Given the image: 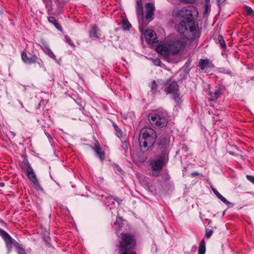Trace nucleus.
<instances>
[{
  "instance_id": "6",
  "label": "nucleus",
  "mask_w": 254,
  "mask_h": 254,
  "mask_svg": "<svg viewBox=\"0 0 254 254\" xmlns=\"http://www.w3.org/2000/svg\"><path fill=\"white\" fill-rule=\"evenodd\" d=\"M178 31L181 34H185L186 32H190L193 38L196 35L198 26L194 21H182L178 27Z\"/></svg>"
},
{
  "instance_id": "43",
  "label": "nucleus",
  "mask_w": 254,
  "mask_h": 254,
  "mask_svg": "<svg viewBox=\"0 0 254 254\" xmlns=\"http://www.w3.org/2000/svg\"><path fill=\"white\" fill-rule=\"evenodd\" d=\"M191 175L193 177L197 176L198 175V173L197 172H193L191 174Z\"/></svg>"
},
{
  "instance_id": "40",
  "label": "nucleus",
  "mask_w": 254,
  "mask_h": 254,
  "mask_svg": "<svg viewBox=\"0 0 254 254\" xmlns=\"http://www.w3.org/2000/svg\"><path fill=\"white\" fill-rule=\"evenodd\" d=\"M170 179V177L168 174H165L163 175V179L164 181H167L169 180Z\"/></svg>"
},
{
  "instance_id": "38",
  "label": "nucleus",
  "mask_w": 254,
  "mask_h": 254,
  "mask_svg": "<svg viewBox=\"0 0 254 254\" xmlns=\"http://www.w3.org/2000/svg\"><path fill=\"white\" fill-rule=\"evenodd\" d=\"M181 2L186 3H193L195 0H179Z\"/></svg>"
},
{
  "instance_id": "25",
  "label": "nucleus",
  "mask_w": 254,
  "mask_h": 254,
  "mask_svg": "<svg viewBox=\"0 0 254 254\" xmlns=\"http://www.w3.org/2000/svg\"><path fill=\"white\" fill-rule=\"evenodd\" d=\"M158 84H157V83L156 82V81L153 80L152 81L151 86V91L153 94H155L156 92L157 89H158Z\"/></svg>"
},
{
  "instance_id": "41",
  "label": "nucleus",
  "mask_w": 254,
  "mask_h": 254,
  "mask_svg": "<svg viewBox=\"0 0 254 254\" xmlns=\"http://www.w3.org/2000/svg\"><path fill=\"white\" fill-rule=\"evenodd\" d=\"M212 191L217 197L221 194L215 189H212Z\"/></svg>"
},
{
  "instance_id": "4",
  "label": "nucleus",
  "mask_w": 254,
  "mask_h": 254,
  "mask_svg": "<svg viewBox=\"0 0 254 254\" xmlns=\"http://www.w3.org/2000/svg\"><path fill=\"white\" fill-rule=\"evenodd\" d=\"M148 118L152 125L162 128L167 125L169 116L166 111L158 109L150 112L148 115Z\"/></svg>"
},
{
  "instance_id": "3",
  "label": "nucleus",
  "mask_w": 254,
  "mask_h": 254,
  "mask_svg": "<svg viewBox=\"0 0 254 254\" xmlns=\"http://www.w3.org/2000/svg\"><path fill=\"white\" fill-rule=\"evenodd\" d=\"M156 138V132L153 128L149 127H143L140 131L139 138L140 147L148 149L154 144Z\"/></svg>"
},
{
  "instance_id": "46",
  "label": "nucleus",
  "mask_w": 254,
  "mask_h": 254,
  "mask_svg": "<svg viewBox=\"0 0 254 254\" xmlns=\"http://www.w3.org/2000/svg\"><path fill=\"white\" fill-rule=\"evenodd\" d=\"M117 167L118 168V170L121 172L122 169L119 167V166H117Z\"/></svg>"
},
{
  "instance_id": "9",
  "label": "nucleus",
  "mask_w": 254,
  "mask_h": 254,
  "mask_svg": "<svg viewBox=\"0 0 254 254\" xmlns=\"http://www.w3.org/2000/svg\"><path fill=\"white\" fill-rule=\"evenodd\" d=\"M26 173L28 178L33 183L35 187L39 190H42L36 174L29 164L27 165Z\"/></svg>"
},
{
  "instance_id": "19",
  "label": "nucleus",
  "mask_w": 254,
  "mask_h": 254,
  "mask_svg": "<svg viewBox=\"0 0 254 254\" xmlns=\"http://www.w3.org/2000/svg\"><path fill=\"white\" fill-rule=\"evenodd\" d=\"M113 127L118 137L119 138H123L125 134L118 126L115 123H113Z\"/></svg>"
},
{
  "instance_id": "16",
  "label": "nucleus",
  "mask_w": 254,
  "mask_h": 254,
  "mask_svg": "<svg viewBox=\"0 0 254 254\" xmlns=\"http://www.w3.org/2000/svg\"><path fill=\"white\" fill-rule=\"evenodd\" d=\"M222 94V89L221 87H219L214 92L211 91L208 92V100L210 101L216 100L219 98Z\"/></svg>"
},
{
  "instance_id": "32",
  "label": "nucleus",
  "mask_w": 254,
  "mask_h": 254,
  "mask_svg": "<svg viewBox=\"0 0 254 254\" xmlns=\"http://www.w3.org/2000/svg\"><path fill=\"white\" fill-rule=\"evenodd\" d=\"M213 233V231L210 229H206L205 231V236L206 238H209Z\"/></svg>"
},
{
  "instance_id": "45",
  "label": "nucleus",
  "mask_w": 254,
  "mask_h": 254,
  "mask_svg": "<svg viewBox=\"0 0 254 254\" xmlns=\"http://www.w3.org/2000/svg\"><path fill=\"white\" fill-rule=\"evenodd\" d=\"M226 0H217L218 1V2L219 3V4L220 3H222L223 2H224Z\"/></svg>"
},
{
  "instance_id": "10",
  "label": "nucleus",
  "mask_w": 254,
  "mask_h": 254,
  "mask_svg": "<svg viewBox=\"0 0 254 254\" xmlns=\"http://www.w3.org/2000/svg\"><path fill=\"white\" fill-rule=\"evenodd\" d=\"M144 37L145 41L148 44H154L156 43L157 36L155 32L149 29H147L144 33Z\"/></svg>"
},
{
  "instance_id": "20",
  "label": "nucleus",
  "mask_w": 254,
  "mask_h": 254,
  "mask_svg": "<svg viewBox=\"0 0 254 254\" xmlns=\"http://www.w3.org/2000/svg\"><path fill=\"white\" fill-rule=\"evenodd\" d=\"M49 22L52 23L54 26L59 31H62V28L59 23L57 21L55 17L53 16H49L48 17Z\"/></svg>"
},
{
  "instance_id": "30",
  "label": "nucleus",
  "mask_w": 254,
  "mask_h": 254,
  "mask_svg": "<svg viewBox=\"0 0 254 254\" xmlns=\"http://www.w3.org/2000/svg\"><path fill=\"white\" fill-rule=\"evenodd\" d=\"M122 26L124 30H129L131 27V24L128 21H124Z\"/></svg>"
},
{
  "instance_id": "8",
  "label": "nucleus",
  "mask_w": 254,
  "mask_h": 254,
  "mask_svg": "<svg viewBox=\"0 0 254 254\" xmlns=\"http://www.w3.org/2000/svg\"><path fill=\"white\" fill-rule=\"evenodd\" d=\"M0 235L2 237L5 242L8 253H9L11 251L13 245L15 244L16 246L17 244H18L3 229H0Z\"/></svg>"
},
{
  "instance_id": "15",
  "label": "nucleus",
  "mask_w": 254,
  "mask_h": 254,
  "mask_svg": "<svg viewBox=\"0 0 254 254\" xmlns=\"http://www.w3.org/2000/svg\"><path fill=\"white\" fill-rule=\"evenodd\" d=\"M198 66L201 70H204L207 67L212 68L214 66L211 62L208 59H200Z\"/></svg>"
},
{
  "instance_id": "42",
  "label": "nucleus",
  "mask_w": 254,
  "mask_h": 254,
  "mask_svg": "<svg viewBox=\"0 0 254 254\" xmlns=\"http://www.w3.org/2000/svg\"><path fill=\"white\" fill-rule=\"evenodd\" d=\"M142 6V0H136V6Z\"/></svg>"
},
{
  "instance_id": "26",
  "label": "nucleus",
  "mask_w": 254,
  "mask_h": 254,
  "mask_svg": "<svg viewBox=\"0 0 254 254\" xmlns=\"http://www.w3.org/2000/svg\"><path fill=\"white\" fill-rule=\"evenodd\" d=\"M17 252L18 254H26L25 250L19 244L16 246Z\"/></svg>"
},
{
  "instance_id": "18",
  "label": "nucleus",
  "mask_w": 254,
  "mask_h": 254,
  "mask_svg": "<svg viewBox=\"0 0 254 254\" xmlns=\"http://www.w3.org/2000/svg\"><path fill=\"white\" fill-rule=\"evenodd\" d=\"M41 48L43 49L44 53L48 55L49 57L53 59L54 60H56V57L50 49L49 47L45 43L42 44L41 46Z\"/></svg>"
},
{
  "instance_id": "31",
  "label": "nucleus",
  "mask_w": 254,
  "mask_h": 254,
  "mask_svg": "<svg viewBox=\"0 0 254 254\" xmlns=\"http://www.w3.org/2000/svg\"><path fill=\"white\" fill-rule=\"evenodd\" d=\"M65 39L66 42L68 44H69L71 47H72L73 48H74L75 47V45L73 44V43L72 42L71 40L68 36H65Z\"/></svg>"
},
{
  "instance_id": "24",
  "label": "nucleus",
  "mask_w": 254,
  "mask_h": 254,
  "mask_svg": "<svg viewBox=\"0 0 254 254\" xmlns=\"http://www.w3.org/2000/svg\"><path fill=\"white\" fill-rule=\"evenodd\" d=\"M136 11L138 18H139V17H142L143 16L142 6L139 7L136 6Z\"/></svg>"
},
{
  "instance_id": "5",
  "label": "nucleus",
  "mask_w": 254,
  "mask_h": 254,
  "mask_svg": "<svg viewBox=\"0 0 254 254\" xmlns=\"http://www.w3.org/2000/svg\"><path fill=\"white\" fill-rule=\"evenodd\" d=\"M198 12L196 8L193 6L184 7L176 13V16L186 21H193V19L198 16Z\"/></svg>"
},
{
  "instance_id": "11",
  "label": "nucleus",
  "mask_w": 254,
  "mask_h": 254,
  "mask_svg": "<svg viewBox=\"0 0 254 254\" xmlns=\"http://www.w3.org/2000/svg\"><path fill=\"white\" fill-rule=\"evenodd\" d=\"M178 85L177 83L175 81H168L167 86L165 88V91L166 93H172L178 91Z\"/></svg>"
},
{
  "instance_id": "37",
  "label": "nucleus",
  "mask_w": 254,
  "mask_h": 254,
  "mask_svg": "<svg viewBox=\"0 0 254 254\" xmlns=\"http://www.w3.org/2000/svg\"><path fill=\"white\" fill-rule=\"evenodd\" d=\"M161 62L160 61V60L159 59H155L154 61H153V64L154 65H157V66H159L160 65V64H161Z\"/></svg>"
},
{
  "instance_id": "14",
  "label": "nucleus",
  "mask_w": 254,
  "mask_h": 254,
  "mask_svg": "<svg viewBox=\"0 0 254 254\" xmlns=\"http://www.w3.org/2000/svg\"><path fill=\"white\" fill-rule=\"evenodd\" d=\"M145 7L146 8L145 18L147 19H152L155 11L154 4L152 2L147 3L145 5Z\"/></svg>"
},
{
  "instance_id": "44",
  "label": "nucleus",
  "mask_w": 254,
  "mask_h": 254,
  "mask_svg": "<svg viewBox=\"0 0 254 254\" xmlns=\"http://www.w3.org/2000/svg\"><path fill=\"white\" fill-rule=\"evenodd\" d=\"M45 134L47 135V136L48 137V138H49V139L52 138V137L51 136V135H50L49 133H48V132H45Z\"/></svg>"
},
{
  "instance_id": "34",
  "label": "nucleus",
  "mask_w": 254,
  "mask_h": 254,
  "mask_svg": "<svg viewBox=\"0 0 254 254\" xmlns=\"http://www.w3.org/2000/svg\"><path fill=\"white\" fill-rule=\"evenodd\" d=\"M219 199H220L224 203L228 205L230 204V202L221 194H220L219 197H218Z\"/></svg>"
},
{
  "instance_id": "23",
  "label": "nucleus",
  "mask_w": 254,
  "mask_h": 254,
  "mask_svg": "<svg viewBox=\"0 0 254 254\" xmlns=\"http://www.w3.org/2000/svg\"><path fill=\"white\" fill-rule=\"evenodd\" d=\"M204 11L203 12V15H206L209 12H210L211 9L210 4L209 3V0L205 1V3L204 5Z\"/></svg>"
},
{
  "instance_id": "12",
  "label": "nucleus",
  "mask_w": 254,
  "mask_h": 254,
  "mask_svg": "<svg viewBox=\"0 0 254 254\" xmlns=\"http://www.w3.org/2000/svg\"><path fill=\"white\" fill-rule=\"evenodd\" d=\"M91 148L95 152L101 160L103 161L105 159V152L101 148L98 141L96 140L94 146H91Z\"/></svg>"
},
{
  "instance_id": "17",
  "label": "nucleus",
  "mask_w": 254,
  "mask_h": 254,
  "mask_svg": "<svg viewBox=\"0 0 254 254\" xmlns=\"http://www.w3.org/2000/svg\"><path fill=\"white\" fill-rule=\"evenodd\" d=\"M35 63H37L40 67H44V64L42 60L38 58L36 55H33L32 57L29 58L26 64H31Z\"/></svg>"
},
{
  "instance_id": "7",
  "label": "nucleus",
  "mask_w": 254,
  "mask_h": 254,
  "mask_svg": "<svg viewBox=\"0 0 254 254\" xmlns=\"http://www.w3.org/2000/svg\"><path fill=\"white\" fill-rule=\"evenodd\" d=\"M149 165L152 170V175L154 177H158L165 165L164 157L160 156L158 159L151 160Z\"/></svg>"
},
{
  "instance_id": "36",
  "label": "nucleus",
  "mask_w": 254,
  "mask_h": 254,
  "mask_svg": "<svg viewBox=\"0 0 254 254\" xmlns=\"http://www.w3.org/2000/svg\"><path fill=\"white\" fill-rule=\"evenodd\" d=\"M246 178L249 181L254 184V176L247 175Z\"/></svg>"
},
{
  "instance_id": "39",
  "label": "nucleus",
  "mask_w": 254,
  "mask_h": 254,
  "mask_svg": "<svg viewBox=\"0 0 254 254\" xmlns=\"http://www.w3.org/2000/svg\"><path fill=\"white\" fill-rule=\"evenodd\" d=\"M111 198H113L115 201L117 202L118 204H120L122 201V199L119 198L118 197L116 196H111Z\"/></svg>"
},
{
  "instance_id": "21",
  "label": "nucleus",
  "mask_w": 254,
  "mask_h": 254,
  "mask_svg": "<svg viewBox=\"0 0 254 254\" xmlns=\"http://www.w3.org/2000/svg\"><path fill=\"white\" fill-rule=\"evenodd\" d=\"M206 251L205 243L204 239H202L199 245L198 254H205Z\"/></svg>"
},
{
  "instance_id": "28",
  "label": "nucleus",
  "mask_w": 254,
  "mask_h": 254,
  "mask_svg": "<svg viewBox=\"0 0 254 254\" xmlns=\"http://www.w3.org/2000/svg\"><path fill=\"white\" fill-rule=\"evenodd\" d=\"M245 11L248 15L252 16L254 15V11L252 9V8L251 7H250V6H246Z\"/></svg>"
},
{
  "instance_id": "33",
  "label": "nucleus",
  "mask_w": 254,
  "mask_h": 254,
  "mask_svg": "<svg viewBox=\"0 0 254 254\" xmlns=\"http://www.w3.org/2000/svg\"><path fill=\"white\" fill-rule=\"evenodd\" d=\"M172 94H173V97L175 101L177 102H178L179 101V97H180V94L179 93V91L175 92V93H172Z\"/></svg>"
},
{
  "instance_id": "27",
  "label": "nucleus",
  "mask_w": 254,
  "mask_h": 254,
  "mask_svg": "<svg viewBox=\"0 0 254 254\" xmlns=\"http://www.w3.org/2000/svg\"><path fill=\"white\" fill-rule=\"evenodd\" d=\"M128 142L124 140L122 141V149L125 151V153L126 154L127 150H128Z\"/></svg>"
},
{
  "instance_id": "2",
  "label": "nucleus",
  "mask_w": 254,
  "mask_h": 254,
  "mask_svg": "<svg viewBox=\"0 0 254 254\" xmlns=\"http://www.w3.org/2000/svg\"><path fill=\"white\" fill-rule=\"evenodd\" d=\"M118 240V254H136L134 251L136 245V240L133 234L123 232L119 235Z\"/></svg>"
},
{
  "instance_id": "22",
  "label": "nucleus",
  "mask_w": 254,
  "mask_h": 254,
  "mask_svg": "<svg viewBox=\"0 0 254 254\" xmlns=\"http://www.w3.org/2000/svg\"><path fill=\"white\" fill-rule=\"evenodd\" d=\"M218 40L221 48L224 50L226 49L227 46L223 36L219 35L218 37Z\"/></svg>"
},
{
  "instance_id": "13",
  "label": "nucleus",
  "mask_w": 254,
  "mask_h": 254,
  "mask_svg": "<svg viewBox=\"0 0 254 254\" xmlns=\"http://www.w3.org/2000/svg\"><path fill=\"white\" fill-rule=\"evenodd\" d=\"M89 36L92 40L98 39L100 36V29L96 25H92L89 31Z\"/></svg>"
},
{
  "instance_id": "1",
  "label": "nucleus",
  "mask_w": 254,
  "mask_h": 254,
  "mask_svg": "<svg viewBox=\"0 0 254 254\" xmlns=\"http://www.w3.org/2000/svg\"><path fill=\"white\" fill-rule=\"evenodd\" d=\"M186 46L185 41L181 38H176L161 42L156 48L157 52L165 59L178 54Z\"/></svg>"
},
{
  "instance_id": "29",
  "label": "nucleus",
  "mask_w": 254,
  "mask_h": 254,
  "mask_svg": "<svg viewBox=\"0 0 254 254\" xmlns=\"http://www.w3.org/2000/svg\"><path fill=\"white\" fill-rule=\"evenodd\" d=\"M21 57L23 62L26 64L29 58L28 57L27 54L25 52L22 51L21 53Z\"/></svg>"
},
{
  "instance_id": "35",
  "label": "nucleus",
  "mask_w": 254,
  "mask_h": 254,
  "mask_svg": "<svg viewBox=\"0 0 254 254\" xmlns=\"http://www.w3.org/2000/svg\"><path fill=\"white\" fill-rule=\"evenodd\" d=\"M219 199H220L224 203L228 205L230 204V202L221 194H220L219 197H218Z\"/></svg>"
}]
</instances>
